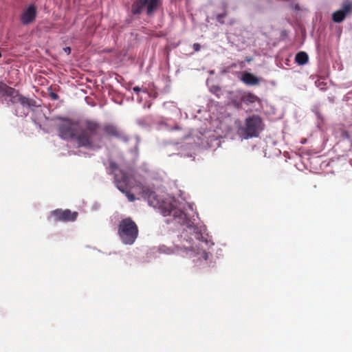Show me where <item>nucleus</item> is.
<instances>
[{
	"label": "nucleus",
	"mask_w": 352,
	"mask_h": 352,
	"mask_svg": "<svg viewBox=\"0 0 352 352\" xmlns=\"http://www.w3.org/2000/svg\"><path fill=\"white\" fill-rule=\"evenodd\" d=\"M10 91H8L6 96L10 97V101L12 104L20 103L23 107H37L36 102L32 98H29L21 95L19 91L14 88L11 87Z\"/></svg>",
	"instance_id": "nucleus-7"
},
{
	"label": "nucleus",
	"mask_w": 352,
	"mask_h": 352,
	"mask_svg": "<svg viewBox=\"0 0 352 352\" xmlns=\"http://www.w3.org/2000/svg\"><path fill=\"white\" fill-rule=\"evenodd\" d=\"M208 256H209V254H208V252H205V251H204V252H202V257H203V258H204V260H208Z\"/></svg>",
	"instance_id": "nucleus-19"
},
{
	"label": "nucleus",
	"mask_w": 352,
	"mask_h": 352,
	"mask_svg": "<svg viewBox=\"0 0 352 352\" xmlns=\"http://www.w3.org/2000/svg\"><path fill=\"white\" fill-rule=\"evenodd\" d=\"M255 102H261V99L254 94L250 91L239 92V100L233 101L234 107L240 108L242 104L250 105Z\"/></svg>",
	"instance_id": "nucleus-8"
},
{
	"label": "nucleus",
	"mask_w": 352,
	"mask_h": 352,
	"mask_svg": "<svg viewBox=\"0 0 352 352\" xmlns=\"http://www.w3.org/2000/svg\"><path fill=\"white\" fill-rule=\"evenodd\" d=\"M133 91H135V93H138V92H140V91H141V89H140V87H139L136 86V87H134L133 88Z\"/></svg>",
	"instance_id": "nucleus-21"
},
{
	"label": "nucleus",
	"mask_w": 352,
	"mask_h": 352,
	"mask_svg": "<svg viewBox=\"0 0 352 352\" xmlns=\"http://www.w3.org/2000/svg\"><path fill=\"white\" fill-rule=\"evenodd\" d=\"M135 179V177H120V179L116 180L118 188L126 193L130 201H133L135 199V195L129 192L133 190L136 193L142 194L144 198L147 199L148 204L157 208L163 216L172 215L178 223L186 225L189 228H192L195 231L198 229L192 226L193 223L184 211L177 208V201L173 197L160 198L152 188L138 182Z\"/></svg>",
	"instance_id": "nucleus-1"
},
{
	"label": "nucleus",
	"mask_w": 352,
	"mask_h": 352,
	"mask_svg": "<svg viewBox=\"0 0 352 352\" xmlns=\"http://www.w3.org/2000/svg\"><path fill=\"white\" fill-rule=\"evenodd\" d=\"M50 96L54 100H58L59 98L58 95L57 94L54 93V92H51L50 94Z\"/></svg>",
	"instance_id": "nucleus-17"
},
{
	"label": "nucleus",
	"mask_w": 352,
	"mask_h": 352,
	"mask_svg": "<svg viewBox=\"0 0 352 352\" xmlns=\"http://www.w3.org/2000/svg\"><path fill=\"white\" fill-rule=\"evenodd\" d=\"M77 217V212H72L69 209H56L50 212L48 220L55 223L58 221H74L76 219Z\"/></svg>",
	"instance_id": "nucleus-6"
},
{
	"label": "nucleus",
	"mask_w": 352,
	"mask_h": 352,
	"mask_svg": "<svg viewBox=\"0 0 352 352\" xmlns=\"http://www.w3.org/2000/svg\"><path fill=\"white\" fill-rule=\"evenodd\" d=\"M63 50L65 51V52H66L67 54H69L70 52H71V48L69 47H66L65 48H63Z\"/></svg>",
	"instance_id": "nucleus-20"
},
{
	"label": "nucleus",
	"mask_w": 352,
	"mask_h": 352,
	"mask_svg": "<svg viewBox=\"0 0 352 352\" xmlns=\"http://www.w3.org/2000/svg\"><path fill=\"white\" fill-rule=\"evenodd\" d=\"M162 0H136L131 6L133 14H140L146 8L148 15H152L162 5Z\"/></svg>",
	"instance_id": "nucleus-5"
},
{
	"label": "nucleus",
	"mask_w": 352,
	"mask_h": 352,
	"mask_svg": "<svg viewBox=\"0 0 352 352\" xmlns=\"http://www.w3.org/2000/svg\"><path fill=\"white\" fill-rule=\"evenodd\" d=\"M59 137L65 140H75L79 147L87 148H100L96 146L94 138L100 136L101 124L96 120L84 119L74 120L69 118L57 117Z\"/></svg>",
	"instance_id": "nucleus-2"
},
{
	"label": "nucleus",
	"mask_w": 352,
	"mask_h": 352,
	"mask_svg": "<svg viewBox=\"0 0 352 352\" xmlns=\"http://www.w3.org/2000/svg\"><path fill=\"white\" fill-rule=\"evenodd\" d=\"M264 123L258 115H252L247 117L244 124L237 129L238 134L243 139L248 140L258 138L264 129Z\"/></svg>",
	"instance_id": "nucleus-3"
},
{
	"label": "nucleus",
	"mask_w": 352,
	"mask_h": 352,
	"mask_svg": "<svg viewBox=\"0 0 352 352\" xmlns=\"http://www.w3.org/2000/svg\"><path fill=\"white\" fill-rule=\"evenodd\" d=\"M118 234L122 243L132 245L138 237V225L131 217H126L119 222Z\"/></svg>",
	"instance_id": "nucleus-4"
},
{
	"label": "nucleus",
	"mask_w": 352,
	"mask_h": 352,
	"mask_svg": "<svg viewBox=\"0 0 352 352\" xmlns=\"http://www.w3.org/2000/svg\"><path fill=\"white\" fill-rule=\"evenodd\" d=\"M200 235H201V234H200V233H197V232L196 238H197V239H199V236H200Z\"/></svg>",
	"instance_id": "nucleus-22"
},
{
	"label": "nucleus",
	"mask_w": 352,
	"mask_h": 352,
	"mask_svg": "<svg viewBox=\"0 0 352 352\" xmlns=\"http://www.w3.org/2000/svg\"><path fill=\"white\" fill-rule=\"evenodd\" d=\"M351 12L352 3L349 1H346L343 3L340 10H338L332 14V20L335 23H341L348 15L351 14Z\"/></svg>",
	"instance_id": "nucleus-9"
},
{
	"label": "nucleus",
	"mask_w": 352,
	"mask_h": 352,
	"mask_svg": "<svg viewBox=\"0 0 352 352\" xmlns=\"http://www.w3.org/2000/svg\"><path fill=\"white\" fill-rule=\"evenodd\" d=\"M192 48L193 50L195 51V52H198L201 49V46L199 43H194L193 45H192Z\"/></svg>",
	"instance_id": "nucleus-18"
},
{
	"label": "nucleus",
	"mask_w": 352,
	"mask_h": 352,
	"mask_svg": "<svg viewBox=\"0 0 352 352\" xmlns=\"http://www.w3.org/2000/svg\"><path fill=\"white\" fill-rule=\"evenodd\" d=\"M1 56H2V54H1V53L0 52V58H1Z\"/></svg>",
	"instance_id": "nucleus-23"
},
{
	"label": "nucleus",
	"mask_w": 352,
	"mask_h": 352,
	"mask_svg": "<svg viewBox=\"0 0 352 352\" xmlns=\"http://www.w3.org/2000/svg\"><path fill=\"white\" fill-rule=\"evenodd\" d=\"M36 16V7L30 5L25 9L21 14V21L23 25H28L33 22Z\"/></svg>",
	"instance_id": "nucleus-10"
},
{
	"label": "nucleus",
	"mask_w": 352,
	"mask_h": 352,
	"mask_svg": "<svg viewBox=\"0 0 352 352\" xmlns=\"http://www.w3.org/2000/svg\"><path fill=\"white\" fill-rule=\"evenodd\" d=\"M11 87L8 86L6 84H5L3 82H0V94H2L3 96H6L8 93V91L10 90Z\"/></svg>",
	"instance_id": "nucleus-15"
},
{
	"label": "nucleus",
	"mask_w": 352,
	"mask_h": 352,
	"mask_svg": "<svg viewBox=\"0 0 352 352\" xmlns=\"http://www.w3.org/2000/svg\"><path fill=\"white\" fill-rule=\"evenodd\" d=\"M295 61L299 65H303L308 63L309 56L305 52H299L296 54Z\"/></svg>",
	"instance_id": "nucleus-14"
},
{
	"label": "nucleus",
	"mask_w": 352,
	"mask_h": 352,
	"mask_svg": "<svg viewBox=\"0 0 352 352\" xmlns=\"http://www.w3.org/2000/svg\"><path fill=\"white\" fill-rule=\"evenodd\" d=\"M107 173L108 174L113 175L114 176H118L119 175L126 176L119 165L113 161L109 162V165L107 167Z\"/></svg>",
	"instance_id": "nucleus-13"
},
{
	"label": "nucleus",
	"mask_w": 352,
	"mask_h": 352,
	"mask_svg": "<svg viewBox=\"0 0 352 352\" xmlns=\"http://www.w3.org/2000/svg\"><path fill=\"white\" fill-rule=\"evenodd\" d=\"M102 129L104 131V132L108 136L113 137V138L121 137V133H120V130L118 129V127L116 125H114L113 124H111V123L105 124L102 128L101 127L100 130H102ZM100 131H100L99 133H100ZM94 138H96L97 140L100 141L102 139V135H101V134H100L99 137H95Z\"/></svg>",
	"instance_id": "nucleus-11"
},
{
	"label": "nucleus",
	"mask_w": 352,
	"mask_h": 352,
	"mask_svg": "<svg viewBox=\"0 0 352 352\" xmlns=\"http://www.w3.org/2000/svg\"><path fill=\"white\" fill-rule=\"evenodd\" d=\"M227 15V12L226 11H224L222 14H219L217 15V21L221 23V24H223L224 23V18Z\"/></svg>",
	"instance_id": "nucleus-16"
},
{
	"label": "nucleus",
	"mask_w": 352,
	"mask_h": 352,
	"mask_svg": "<svg viewBox=\"0 0 352 352\" xmlns=\"http://www.w3.org/2000/svg\"><path fill=\"white\" fill-rule=\"evenodd\" d=\"M241 80L247 85H258L260 83V80L258 77L248 72H245L243 74Z\"/></svg>",
	"instance_id": "nucleus-12"
}]
</instances>
